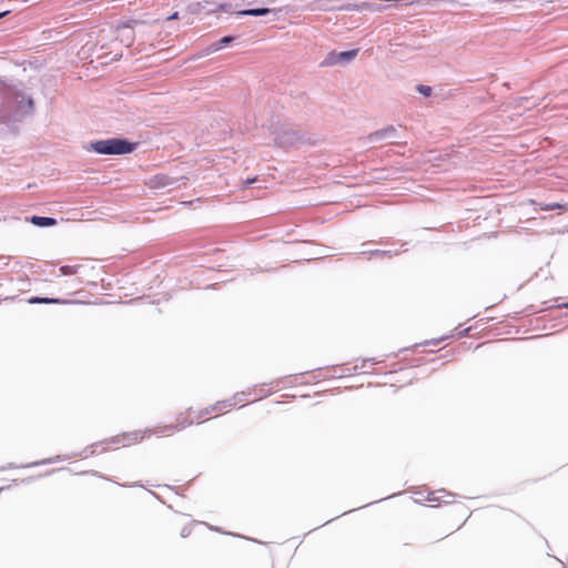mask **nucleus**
I'll return each mask as SVG.
<instances>
[{"mask_svg": "<svg viewBox=\"0 0 568 568\" xmlns=\"http://www.w3.org/2000/svg\"><path fill=\"white\" fill-rule=\"evenodd\" d=\"M174 423H176L180 430H183L192 425H194L193 420V407H189L185 410H182L175 417Z\"/></svg>", "mask_w": 568, "mask_h": 568, "instance_id": "obj_6", "label": "nucleus"}, {"mask_svg": "<svg viewBox=\"0 0 568 568\" xmlns=\"http://www.w3.org/2000/svg\"><path fill=\"white\" fill-rule=\"evenodd\" d=\"M267 394L263 392V388L254 387L250 392H239L234 394L231 399L234 402V407L237 405L244 406L247 403L255 402L266 396Z\"/></svg>", "mask_w": 568, "mask_h": 568, "instance_id": "obj_3", "label": "nucleus"}, {"mask_svg": "<svg viewBox=\"0 0 568 568\" xmlns=\"http://www.w3.org/2000/svg\"><path fill=\"white\" fill-rule=\"evenodd\" d=\"M540 210L542 211H551V210H557V209H564V210H567V207L562 204H559V203H539L538 204Z\"/></svg>", "mask_w": 568, "mask_h": 568, "instance_id": "obj_14", "label": "nucleus"}, {"mask_svg": "<svg viewBox=\"0 0 568 568\" xmlns=\"http://www.w3.org/2000/svg\"><path fill=\"white\" fill-rule=\"evenodd\" d=\"M79 265H64L60 268L62 275H74L79 271Z\"/></svg>", "mask_w": 568, "mask_h": 568, "instance_id": "obj_15", "label": "nucleus"}, {"mask_svg": "<svg viewBox=\"0 0 568 568\" xmlns=\"http://www.w3.org/2000/svg\"><path fill=\"white\" fill-rule=\"evenodd\" d=\"M8 14V11H4V12H0V18L4 17Z\"/></svg>", "mask_w": 568, "mask_h": 568, "instance_id": "obj_21", "label": "nucleus"}, {"mask_svg": "<svg viewBox=\"0 0 568 568\" xmlns=\"http://www.w3.org/2000/svg\"><path fill=\"white\" fill-rule=\"evenodd\" d=\"M255 181H256V179H255V178H254V179H248V180L245 182V184H246V185H248V184H252V183H253V182H255Z\"/></svg>", "mask_w": 568, "mask_h": 568, "instance_id": "obj_20", "label": "nucleus"}, {"mask_svg": "<svg viewBox=\"0 0 568 568\" xmlns=\"http://www.w3.org/2000/svg\"><path fill=\"white\" fill-rule=\"evenodd\" d=\"M395 132V129L394 126H388L386 129H383V130H379V131H376L374 133H371L368 135V139L369 140H378V139H384L385 136L389 135V134H393Z\"/></svg>", "mask_w": 568, "mask_h": 568, "instance_id": "obj_12", "label": "nucleus"}, {"mask_svg": "<svg viewBox=\"0 0 568 568\" xmlns=\"http://www.w3.org/2000/svg\"><path fill=\"white\" fill-rule=\"evenodd\" d=\"M31 223L37 226H53L57 224V221L52 217H44V216H32Z\"/></svg>", "mask_w": 568, "mask_h": 568, "instance_id": "obj_10", "label": "nucleus"}, {"mask_svg": "<svg viewBox=\"0 0 568 568\" xmlns=\"http://www.w3.org/2000/svg\"><path fill=\"white\" fill-rule=\"evenodd\" d=\"M381 362H383V361L376 359V358L362 359L361 366L356 365L355 368L361 369L362 373H368L369 372L368 369L372 368L373 365L381 363Z\"/></svg>", "mask_w": 568, "mask_h": 568, "instance_id": "obj_11", "label": "nucleus"}, {"mask_svg": "<svg viewBox=\"0 0 568 568\" xmlns=\"http://www.w3.org/2000/svg\"><path fill=\"white\" fill-rule=\"evenodd\" d=\"M214 407L215 416L227 413L234 408V402L231 398L219 400L212 405Z\"/></svg>", "mask_w": 568, "mask_h": 568, "instance_id": "obj_8", "label": "nucleus"}, {"mask_svg": "<svg viewBox=\"0 0 568 568\" xmlns=\"http://www.w3.org/2000/svg\"><path fill=\"white\" fill-rule=\"evenodd\" d=\"M179 18V12H174L172 16H170L168 19L169 20H174V19H178Z\"/></svg>", "mask_w": 568, "mask_h": 568, "instance_id": "obj_19", "label": "nucleus"}, {"mask_svg": "<svg viewBox=\"0 0 568 568\" xmlns=\"http://www.w3.org/2000/svg\"><path fill=\"white\" fill-rule=\"evenodd\" d=\"M417 90L419 93H422L425 97H429L432 93V88L427 85H418Z\"/></svg>", "mask_w": 568, "mask_h": 568, "instance_id": "obj_17", "label": "nucleus"}, {"mask_svg": "<svg viewBox=\"0 0 568 568\" xmlns=\"http://www.w3.org/2000/svg\"><path fill=\"white\" fill-rule=\"evenodd\" d=\"M232 41H233L232 37H224V38L220 39V41L217 42V44L214 48V51L220 50L221 48L225 47L226 44L231 43Z\"/></svg>", "mask_w": 568, "mask_h": 568, "instance_id": "obj_16", "label": "nucleus"}, {"mask_svg": "<svg viewBox=\"0 0 568 568\" xmlns=\"http://www.w3.org/2000/svg\"><path fill=\"white\" fill-rule=\"evenodd\" d=\"M358 53V49H353L349 51H343V52H332L327 55L324 64L326 65H334L344 61H349L354 59Z\"/></svg>", "mask_w": 568, "mask_h": 568, "instance_id": "obj_5", "label": "nucleus"}, {"mask_svg": "<svg viewBox=\"0 0 568 568\" xmlns=\"http://www.w3.org/2000/svg\"><path fill=\"white\" fill-rule=\"evenodd\" d=\"M191 531H192V528L190 526L185 525L182 527V529L180 531V536L182 538H186L191 535Z\"/></svg>", "mask_w": 568, "mask_h": 568, "instance_id": "obj_18", "label": "nucleus"}, {"mask_svg": "<svg viewBox=\"0 0 568 568\" xmlns=\"http://www.w3.org/2000/svg\"><path fill=\"white\" fill-rule=\"evenodd\" d=\"M562 306H564V307H568V303H566V304H562Z\"/></svg>", "mask_w": 568, "mask_h": 568, "instance_id": "obj_24", "label": "nucleus"}, {"mask_svg": "<svg viewBox=\"0 0 568 568\" xmlns=\"http://www.w3.org/2000/svg\"><path fill=\"white\" fill-rule=\"evenodd\" d=\"M219 10H225V6H224V4H221V6L219 7Z\"/></svg>", "mask_w": 568, "mask_h": 568, "instance_id": "obj_22", "label": "nucleus"}, {"mask_svg": "<svg viewBox=\"0 0 568 568\" xmlns=\"http://www.w3.org/2000/svg\"><path fill=\"white\" fill-rule=\"evenodd\" d=\"M92 149L100 154H126L134 150V144L121 139H108L92 143Z\"/></svg>", "mask_w": 568, "mask_h": 568, "instance_id": "obj_1", "label": "nucleus"}, {"mask_svg": "<svg viewBox=\"0 0 568 568\" xmlns=\"http://www.w3.org/2000/svg\"><path fill=\"white\" fill-rule=\"evenodd\" d=\"M270 12V9L267 8H261V9H247V10H242L239 12V14H242V16H264V14H267Z\"/></svg>", "mask_w": 568, "mask_h": 568, "instance_id": "obj_13", "label": "nucleus"}, {"mask_svg": "<svg viewBox=\"0 0 568 568\" xmlns=\"http://www.w3.org/2000/svg\"><path fill=\"white\" fill-rule=\"evenodd\" d=\"M30 304H65L68 301L61 298H49V297H31Z\"/></svg>", "mask_w": 568, "mask_h": 568, "instance_id": "obj_9", "label": "nucleus"}, {"mask_svg": "<svg viewBox=\"0 0 568 568\" xmlns=\"http://www.w3.org/2000/svg\"><path fill=\"white\" fill-rule=\"evenodd\" d=\"M145 439H148V432H145V429H136L111 437L110 444L116 447H130Z\"/></svg>", "mask_w": 568, "mask_h": 568, "instance_id": "obj_2", "label": "nucleus"}, {"mask_svg": "<svg viewBox=\"0 0 568 568\" xmlns=\"http://www.w3.org/2000/svg\"><path fill=\"white\" fill-rule=\"evenodd\" d=\"M28 104H29L30 106H32V104H33L32 100H29V101H28Z\"/></svg>", "mask_w": 568, "mask_h": 568, "instance_id": "obj_23", "label": "nucleus"}, {"mask_svg": "<svg viewBox=\"0 0 568 568\" xmlns=\"http://www.w3.org/2000/svg\"><path fill=\"white\" fill-rule=\"evenodd\" d=\"M145 432H148V439H149L151 436L169 437V436H172L181 430L179 429L176 423L172 422L169 424H158L153 427L145 428Z\"/></svg>", "mask_w": 568, "mask_h": 568, "instance_id": "obj_4", "label": "nucleus"}, {"mask_svg": "<svg viewBox=\"0 0 568 568\" xmlns=\"http://www.w3.org/2000/svg\"><path fill=\"white\" fill-rule=\"evenodd\" d=\"M215 416L214 407L212 405L204 408H193V420L195 424L203 423Z\"/></svg>", "mask_w": 568, "mask_h": 568, "instance_id": "obj_7", "label": "nucleus"}]
</instances>
